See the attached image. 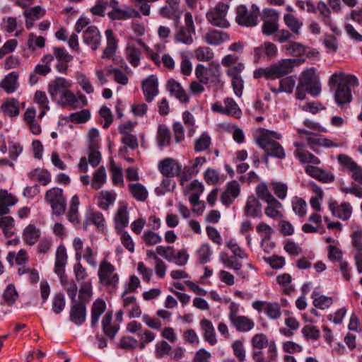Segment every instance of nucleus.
Masks as SVG:
<instances>
[{"label": "nucleus", "instance_id": "47", "mask_svg": "<svg viewBox=\"0 0 362 362\" xmlns=\"http://www.w3.org/2000/svg\"><path fill=\"white\" fill-rule=\"evenodd\" d=\"M2 298L4 301V304L12 306L16 302L18 298V293L16 289L14 284H9L6 289L4 290Z\"/></svg>", "mask_w": 362, "mask_h": 362}, {"label": "nucleus", "instance_id": "43", "mask_svg": "<svg viewBox=\"0 0 362 362\" xmlns=\"http://www.w3.org/2000/svg\"><path fill=\"white\" fill-rule=\"evenodd\" d=\"M116 199V194L109 191H101L98 197V205L103 210H107Z\"/></svg>", "mask_w": 362, "mask_h": 362}, {"label": "nucleus", "instance_id": "11", "mask_svg": "<svg viewBox=\"0 0 362 362\" xmlns=\"http://www.w3.org/2000/svg\"><path fill=\"white\" fill-rule=\"evenodd\" d=\"M67 263L66 250L64 245H59L56 251L54 272L59 276L62 286L70 282L65 274V266Z\"/></svg>", "mask_w": 362, "mask_h": 362}, {"label": "nucleus", "instance_id": "41", "mask_svg": "<svg viewBox=\"0 0 362 362\" xmlns=\"http://www.w3.org/2000/svg\"><path fill=\"white\" fill-rule=\"evenodd\" d=\"M129 190L132 197L139 202H145L148 198V191L146 187L141 183L129 184Z\"/></svg>", "mask_w": 362, "mask_h": 362}, {"label": "nucleus", "instance_id": "38", "mask_svg": "<svg viewBox=\"0 0 362 362\" xmlns=\"http://www.w3.org/2000/svg\"><path fill=\"white\" fill-rule=\"evenodd\" d=\"M18 74L16 71L9 73L0 82V88H3L7 93H12L17 88V79Z\"/></svg>", "mask_w": 362, "mask_h": 362}, {"label": "nucleus", "instance_id": "13", "mask_svg": "<svg viewBox=\"0 0 362 362\" xmlns=\"http://www.w3.org/2000/svg\"><path fill=\"white\" fill-rule=\"evenodd\" d=\"M160 173L166 177L178 176L182 170V165L175 159L166 158L158 163Z\"/></svg>", "mask_w": 362, "mask_h": 362}, {"label": "nucleus", "instance_id": "60", "mask_svg": "<svg viewBox=\"0 0 362 362\" xmlns=\"http://www.w3.org/2000/svg\"><path fill=\"white\" fill-rule=\"evenodd\" d=\"M264 311L269 318L273 320L279 319L281 315L280 305L278 303L267 302Z\"/></svg>", "mask_w": 362, "mask_h": 362}, {"label": "nucleus", "instance_id": "45", "mask_svg": "<svg viewBox=\"0 0 362 362\" xmlns=\"http://www.w3.org/2000/svg\"><path fill=\"white\" fill-rule=\"evenodd\" d=\"M311 298L313 300V305L315 308L324 310L329 308L333 303L332 297L320 295L319 292L314 291Z\"/></svg>", "mask_w": 362, "mask_h": 362}, {"label": "nucleus", "instance_id": "63", "mask_svg": "<svg viewBox=\"0 0 362 362\" xmlns=\"http://www.w3.org/2000/svg\"><path fill=\"white\" fill-rule=\"evenodd\" d=\"M197 253L199 263L204 264L210 261L212 252L210 245L208 243H204L199 247Z\"/></svg>", "mask_w": 362, "mask_h": 362}, {"label": "nucleus", "instance_id": "17", "mask_svg": "<svg viewBox=\"0 0 362 362\" xmlns=\"http://www.w3.org/2000/svg\"><path fill=\"white\" fill-rule=\"evenodd\" d=\"M277 53L278 49L275 44L271 42H264L254 49L255 62H259L264 57L268 59H273L277 55Z\"/></svg>", "mask_w": 362, "mask_h": 362}, {"label": "nucleus", "instance_id": "24", "mask_svg": "<svg viewBox=\"0 0 362 362\" xmlns=\"http://www.w3.org/2000/svg\"><path fill=\"white\" fill-rule=\"evenodd\" d=\"M317 11H319L321 18L320 20L325 25L330 28L331 30L337 35L339 34V30L332 22L331 18V9L328 5L322 1H320L317 4Z\"/></svg>", "mask_w": 362, "mask_h": 362}, {"label": "nucleus", "instance_id": "10", "mask_svg": "<svg viewBox=\"0 0 362 362\" xmlns=\"http://www.w3.org/2000/svg\"><path fill=\"white\" fill-rule=\"evenodd\" d=\"M229 6L226 4L219 2L216 7L206 13V18L214 26L226 28L230 24L226 19Z\"/></svg>", "mask_w": 362, "mask_h": 362}, {"label": "nucleus", "instance_id": "31", "mask_svg": "<svg viewBox=\"0 0 362 362\" xmlns=\"http://www.w3.org/2000/svg\"><path fill=\"white\" fill-rule=\"evenodd\" d=\"M105 35L107 37V46L103 50L102 57L110 59L115 54L117 49V40L115 38L113 31L110 29L105 31Z\"/></svg>", "mask_w": 362, "mask_h": 362}, {"label": "nucleus", "instance_id": "27", "mask_svg": "<svg viewBox=\"0 0 362 362\" xmlns=\"http://www.w3.org/2000/svg\"><path fill=\"white\" fill-rule=\"evenodd\" d=\"M279 87L278 88L275 87H270V90L274 94H279L280 93H286L288 94L292 93L293 88L296 85V76H283L280 78Z\"/></svg>", "mask_w": 362, "mask_h": 362}, {"label": "nucleus", "instance_id": "35", "mask_svg": "<svg viewBox=\"0 0 362 362\" xmlns=\"http://www.w3.org/2000/svg\"><path fill=\"white\" fill-rule=\"evenodd\" d=\"M284 21L293 34L296 35L300 34V29L303 27V23L293 14L285 13L284 16Z\"/></svg>", "mask_w": 362, "mask_h": 362}, {"label": "nucleus", "instance_id": "51", "mask_svg": "<svg viewBox=\"0 0 362 362\" xmlns=\"http://www.w3.org/2000/svg\"><path fill=\"white\" fill-rule=\"evenodd\" d=\"M211 144V139L207 132H203L194 141V151L202 152L207 150Z\"/></svg>", "mask_w": 362, "mask_h": 362}, {"label": "nucleus", "instance_id": "62", "mask_svg": "<svg viewBox=\"0 0 362 362\" xmlns=\"http://www.w3.org/2000/svg\"><path fill=\"white\" fill-rule=\"evenodd\" d=\"M66 300L62 293H56L52 299V309L55 314H59L65 308Z\"/></svg>", "mask_w": 362, "mask_h": 362}, {"label": "nucleus", "instance_id": "53", "mask_svg": "<svg viewBox=\"0 0 362 362\" xmlns=\"http://www.w3.org/2000/svg\"><path fill=\"white\" fill-rule=\"evenodd\" d=\"M224 103L225 115H232L237 118L240 117L241 110L233 98H226L224 100Z\"/></svg>", "mask_w": 362, "mask_h": 362}, {"label": "nucleus", "instance_id": "61", "mask_svg": "<svg viewBox=\"0 0 362 362\" xmlns=\"http://www.w3.org/2000/svg\"><path fill=\"white\" fill-rule=\"evenodd\" d=\"M144 243L147 246L155 245L162 242V238L158 233L152 230H145L141 236Z\"/></svg>", "mask_w": 362, "mask_h": 362}, {"label": "nucleus", "instance_id": "32", "mask_svg": "<svg viewBox=\"0 0 362 362\" xmlns=\"http://www.w3.org/2000/svg\"><path fill=\"white\" fill-rule=\"evenodd\" d=\"M106 309V303L102 298L96 299L91 307V327H95L97 326L100 315L105 312Z\"/></svg>", "mask_w": 362, "mask_h": 362}, {"label": "nucleus", "instance_id": "28", "mask_svg": "<svg viewBox=\"0 0 362 362\" xmlns=\"http://www.w3.org/2000/svg\"><path fill=\"white\" fill-rule=\"evenodd\" d=\"M156 141L160 148L170 146L172 136L170 129L165 124H159L157 130Z\"/></svg>", "mask_w": 362, "mask_h": 362}, {"label": "nucleus", "instance_id": "7", "mask_svg": "<svg viewBox=\"0 0 362 362\" xmlns=\"http://www.w3.org/2000/svg\"><path fill=\"white\" fill-rule=\"evenodd\" d=\"M115 272V267L107 259H103L100 263L98 273L99 282L107 287L116 289L119 277Z\"/></svg>", "mask_w": 362, "mask_h": 362}, {"label": "nucleus", "instance_id": "16", "mask_svg": "<svg viewBox=\"0 0 362 362\" xmlns=\"http://www.w3.org/2000/svg\"><path fill=\"white\" fill-rule=\"evenodd\" d=\"M229 320L238 332H247L255 327L252 319L244 315H237L235 311L230 313Z\"/></svg>", "mask_w": 362, "mask_h": 362}, {"label": "nucleus", "instance_id": "8", "mask_svg": "<svg viewBox=\"0 0 362 362\" xmlns=\"http://www.w3.org/2000/svg\"><path fill=\"white\" fill-rule=\"evenodd\" d=\"M279 13L274 9L266 8L262 10L261 18L263 21L262 33L267 36L272 35L279 28Z\"/></svg>", "mask_w": 362, "mask_h": 362}, {"label": "nucleus", "instance_id": "54", "mask_svg": "<svg viewBox=\"0 0 362 362\" xmlns=\"http://www.w3.org/2000/svg\"><path fill=\"white\" fill-rule=\"evenodd\" d=\"M198 61L210 62L214 57L213 50L209 47H199L194 50Z\"/></svg>", "mask_w": 362, "mask_h": 362}, {"label": "nucleus", "instance_id": "40", "mask_svg": "<svg viewBox=\"0 0 362 362\" xmlns=\"http://www.w3.org/2000/svg\"><path fill=\"white\" fill-rule=\"evenodd\" d=\"M108 17L111 20H127L132 17L140 16L139 13L134 9H129V11H124L120 8L112 10L108 13Z\"/></svg>", "mask_w": 362, "mask_h": 362}, {"label": "nucleus", "instance_id": "19", "mask_svg": "<svg viewBox=\"0 0 362 362\" xmlns=\"http://www.w3.org/2000/svg\"><path fill=\"white\" fill-rule=\"evenodd\" d=\"M69 319L76 325H81L86 319V304L83 302H76V300L72 302Z\"/></svg>", "mask_w": 362, "mask_h": 362}, {"label": "nucleus", "instance_id": "33", "mask_svg": "<svg viewBox=\"0 0 362 362\" xmlns=\"http://www.w3.org/2000/svg\"><path fill=\"white\" fill-rule=\"evenodd\" d=\"M229 39V35L223 31L213 30L204 36V40L209 45H218Z\"/></svg>", "mask_w": 362, "mask_h": 362}, {"label": "nucleus", "instance_id": "39", "mask_svg": "<svg viewBox=\"0 0 362 362\" xmlns=\"http://www.w3.org/2000/svg\"><path fill=\"white\" fill-rule=\"evenodd\" d=\"M79 204L80 201L78 195H74L71 199L69 211L67 212V218L68 220L74 225L80 222L78 211Z\"/></svg>", "mask_w": 362, "mask_h": 362}, {"label": "nucleus", "instance_id": "12", "mask_svg": "<svg viewBox=\"0 0 362 362\" xmlns=\"http://www.w3.org/2000/svg\"><path fill=\"white\" fill-rule=\"evenodd\" d=\"M337 160L344 168L351 173V177L362 185V167L358 165L352 158L345 154H339Z\"/></svg>", "mask_w": 362, "mask_h": 362}, {"label": "nucleus", "instance_id": "59", "mask_svg": "<svg viewBox=\"0 0 362 362\" xmlns=\"http://www.w3.org/2000/svg\"><path fill=\"white\" fill-rule=\"evenodd\" d=\"M182 119L187 129L188 136H193L196 132L194 116L190 112L186 110L182 113Z\"/></svg>", "mask_w": 362, "mask_h": 362}, {"label": "nucleus", "instance_id": "42", "mask_svg": "<svg viewBox=\"0 0 362 362\" xmlns=\"http://www.w3.org/2000/svg\"><path fill=\"white\" fill-rule=\"evenodd\" d=\"M206 77L209 78V83L218 85L221 83V71L218 63L211 62L209 64Z\"/></svg>", "mask_w": 362, "mask_h": 362}, {"label": "nucleus", "instance_id": "18", "mask_svg": "<svg viewBox=\"0 0 362 362\" xmlns=\"http://www.w3.org/2000/svg\"><path fill=\"white\" fill-rule=\"evenodd\" d=\"M240 192V185L236 180L229 182L226 188L221 195V202L226 207L230 206L235 199H236Z\"/></svg>", "mask_w": 362, "mask_h": 362}, {"label": "nucleus", "instance_id": "64", "mask_svg": "<svg viewBox=\"0 0 362 362\" xmlns=\"http://www.w3.org/2000/svg\"><path fill=\"white\" fill-rule=\"evenodd\" d=\"M195 32H191L185 28H181L175 36V40L177 42H182L186 45H191L193 42L192 34Z\"/></svg>", "mask_w": 362, "mask_h": 362}, {"label": "nucleus", "instance_id": "52", "mask_svg": "<svg viewBox=\"0 0 362 362\" xmlns=\"http://www.w3.org/2000/svg\"><path fill=\"white\" fill-rule=\"evenodd\" d=\"M292 209L296 215L303 218L306 215L307 204L303 198L294 197L292 200Z\"/></svg>", "mask_w": 362, "mask_h": 362}, {"label": "nucleus", "instance_id": "26", "mask_svg": "<svg viewBox=\"0 0 362 362\" xmlns=\"http://www.w3.org/2000/svg\"><path fill=\"white\" fill-rule=\"evenodd\" d=\"M18 202V199L8 193L7 190H0V216L8 214L9 207L14 206Z\"/></svg>", "mask_w": 362, "mask_h": 362}, {"label": "nucleus", "instance_id": "29", "mask_svg": "<svg viewBox=\"0 0 362 362\" xmlns=\"http://www.w3.org/2000/svg\"><path fill=\"white\" fill-rule=\"evenodd\" d=\"M112 311H107L102 320V329L105 336L113 339L119 330V326L112 325Z\"/></svg>", "mask_w": 362, "mask_h": 362}, {"label": "nucleus", "instance_id": "22", "mask_svg": "<svg viewBox=\"0 0 362 362\" xmlns=\"http://www.w3.org/2000/svg\"><path fill=\"white\" fill-rule=\"evenodd\" d=\"M276 346L274 341H271L267 351V356L262 349H254L252 357L255 362H273L277 357Z\"/></svg>", "mask_w": 362, "mask_h": 362}, {"label": "nucleus", "instance_id": "49", "mask_svg": "<svg viewBox=\"0 0 362 362\" xmlns=\"http://www.w3.org/2000/svg\"><path fill=\"white\" fill-rule=\"evenodd\" d=\"M115 221L116 224L115 228L117 230H122L128 226V212L126 208H119L115 215Z\"/></svg>", "mask_w": 362, "mask_h": 362}, {"label": "nucleus", "instance_id": "34", "mask_svg": "<svg viewBox=\"0 0 362 362\" xmlns=\"http://www.w3.org/2000/svg\"><path fill=\"white\" fill-rule=\"evenodd\" d=\"M1 110L8 117L18 116L20 112L18 100L13 98L7 99L2 103Z\"/></svg>", "mask_w": 362, "mask_h": 362}, {"label": "nucleus", "instance_id": "3", "mask_svg": "<svg viewBox=\"0 0 362 362\" xmlns=\"http://www.w3.org/2000/svg\"><path fill=\"white\" fill-rule=\"evenodd\" d=\"M280 138L281 135L276 132L262 127L257 129L254 134L255 142L265 151L266 157L284 159L286 157L284 148L279 142L273 139H280Z\"/></svg>", "mask_w": 362, "mask_h": 362}, {"label": "nucleus", "instance_id": "21", "mask_svg": "<svg viewBox=\"0 0 362 362\" xmlns=\"http://www.w3.org/2000/svg\"><path fill=\"white\" fill-rule=\"evenodd\" d=\"M158 80L156 76L151 75L142 83L144 95L147 103H151L158 93Z\"/></svg>", "mask_w": 362, "mask_h": 362}, {"label": "nucleus", "instance_id": "6", "mask_svg": "<svg viewBox=\"0 0 362 362\" xmlns=\"http://www.w3.org/2000/svg\"><path fill=\"white\" fill-rule=\"evenodd\" d=\"M259 16L260 10L257 4H252L250 10L241 4L236 8L235 21L241 26L254 27L257 25Z\"/></svg>", "mask_w": 362, "mask_h": 362}, {"label": "nucleus", "instance_id": "2", "mask_svg": "<svg viewBox=\"0 0 362 362\" xmlns=\"http://www.w3.org/2000/svg\"><path fill=\"white\" fill-rule=\"evenodd\" d=\"M71 83L63 77H57L48 85V93L52 100L62 107L78 108V100L71 90Z\"/></svg>", "mask_w": 362, "mask_h": 362}, {"label": "nucleus", "instance_id": "25", "mask_svg": "<svg viewBox=\"0 0 362 362\" xmlns=\"http://www.w3.org/2000/svg\"><path fill=\"white\" fill-rule=\"evenodd\" d=\"M244 213L246 216L252 218L262 217V204L254 195L247 197L244 207Z\"/></svg>", "mask_w": 362, "mask_h": 362}, {"label": "nucleus", "instance_id": "14", "mask_svg": "<svg viewBox=\"0 0 362 362\" xmlns=\"http://www.w3.org/2000/svg\"><path fill=\"white\" fill-rule=\"evenodd\" d=\"M328 207L334 216L343 221L348 220L351 216L352 207L348 202L339 204L336 200L330 199L328 202Z\"/></svg>", "mask_w": 362, "mask_h": 362}, {"label": "nucleus", "instance_id": "57", "mask_svg": "<svg viewBox=\"0 0 362 362\" xmlns=\"http://www.w3.org/2000/svg\"><path fill=\"white\" fill-rule=\"evenodd\" d=\"M127 59L129 62L134 67L139 66L141 55V52L135 47H128L126 49Z\"/></svg>", "mask_w": 362, "mask_h": 362}, {"label": "nucleus", "instance_id": "15", "mask_svg": "<svg viewBox=\"0 0 362 362\" xmlns=\"http://www.w3.org/2000/svg\"><path fill=\"white\" fill-rule=\"evenodd\" d=\"M159 13L163 18L172 19L175 27L178 25L181 11L179 8V1L177 0H168L167 4L160 8Z\"/></svg>", "mask_w": 362, "mask_h": 362}, {"label": "nucleus", "instance_id": "55", "mask_svg": "<svg viewBox=\"0 0 362 362\" xmlns=\"http://www.w3.org/2000/svg\"><path fill=\"white\" fill-rule=\"evenodd\" d=\"M270 341H269L266 334L258 333L255 334L251 339V344L254 349H263L269 348Z\"/></svg>", "mask_w": 362, "mask_h": 362}, {"label": "nucleus", "instance_id": "48", "mask_svg": "<svg viewBox=\"0 0 362 362\" xmlns=\"http://www.w3.org/2000/svg\"><path fill=\"white\" fill-rule=\"evenodd\" d=\"M106 181V173L103 166L100 167L93 175L91 187L98 190L100 189Z\"/></svg>", "mask_w": 362, "mask_h": 362}, {"label": "nucleus", "instance_id": "36", "mask_svg": "<svg viewBox=\"0 0 362 362\" xmlns=\"http://www.w3.org/2000/svg\"><path fill=\"white\" fill-rule=\"evenodd\" d=\"M28 177L31 180H37L42 185H47L52 180L50 173L45 169L36 168L28 173Z\"/></svg>", "mask_w": 362, "mask_h": 362}, {"label": "nucleus", "instance_id": "56", "mask_svg": "<svg viewBox=\"0 0 362 362\" xmlns=\"http://www.w3.org/2000/svg\"><path fill=\"white\" fill-rule=\"evenodd\" d=\"M90 118V112L88 109H83L71 113L69 115V121L75 124H82L88 122Z\"/></svg>", "mask_w": 362, "mask_h": 362}, {"label": "nucleus", "instance_id": "4", "mask_svg": "<svg viewBox=\"0 0 362 362\" xmlns=\"http://www.w3.org/2000/svg\"><path fill=\"white\" fill-rule=\"evenodd\" d=\"M297 60L295 59H284L266 68L255 70V78H264L267 80H275L286 76L293 71Z\"/></svg>", "mask_w": 362, "mask_h": 362}, {"label": "nucleus", "instance_id": "9", "mask_svg": "<svg viewBox=\"0 0 362 362\" xmlns=\"http://www.w3.org/2000/svg\"><path fill=\"white\" fill-rule=\"evenodd\" d=\"M298 83L307 88V92L312 96L316 97L320 95L321 88L315 67L303 71L300 74Z\"/></svg>", "mask_w": 362, "mask_h": 362}, {"label": "nucleus", "instance_id": "30", "mask_svg": "<svg viewBox=\"0 0 362 362\" xmlns=\"http://www.w3.org/2000/svg\"><path fill=\"white\" fill-rule=\"evenodd\" d=\"M200 326L203 331L204 340L211 345L216 344L217 339L212 322L209 320L204 318L200 321Z\"/></svg>", "mask_w": 362, "mask_h": 362}, {"label": "nucleus", "instance_id": "58", "mask_svg": "<svg viewBox=\"0 0 362 362\" xmlns=\"http://www.w3.org/2000/svg\"><path fill=\"white\" fill-rule=\"evenodd\" d=\"M255 192L258 199L264 201L265 202L273 200L275 197L269 191L268 187L265 183H261L257 185Z\"/></svg>", "mask_w": 362, "mask_h": 362}, {"label": "nucleus", "instance_id": "20", "mask_svg": "<svg viewBox=\"0 0 362 362\" xmlns=\"http://www.w3.org/2000/svg\"><path fill=\"white\" fill-rule=\"evenodd\" d=\"M83 41L90 46L93 50L98 49L101 41V35L98 28L95 25L88 27L83 32Z\"/></svg>", "mask_w": 362, "mask_h": 362}, {"label": "nucleus", "instance_id": "46", "mask_svg": "<svg viewBox=\"0 0 362 362\" xmlns=\"http://www.w3.org/2000/svg\"><path fill=\"white\" fill-rule=\"evenodd\" d=\"M105 218L102 213L99 211L91 212L84 222V229L87 230L90 224H94L99 230L104 228Z\"/></svg>", "mask_w": 362, "mask_h": 362}, {"label": "nucleus", "instance_id": "37", "mask_svg": "<svg viewBox=\"0 0 362 362\" xmlns=\"http://www.w3.org/2000/svg\"><path fill=\"white\" fill-rule=\"evenodd\" d=\"M40 236V231L33 224H29L25 228L23 233L24 242L29 245H33L35 244L39 240Z\"/></svg>", "mask_w": 362, "mask_h": 362}, {"label": "nucleus", "instance_id": "1", "mask_svg": "<svg viewBox=\"0 0 362 362\" xmlns=\"http://www.w3.org/2000/svg\"><path fill=\"white\" fill-rule=\"evenodd\" d=\"M328 84L331 88H335L336 103L343 107L344 105L351 102V89L358 86V80L354 75L336 72L330 76Z\"/></svg>", "mask_w": 362, "mask_h": 362}, {"label": "nucleus", "instance_id": "23", "mask_svg": "<svg viewBox=\"0 0 362 362\" xmlns=\"http://www.w3.org/2000/svg\"><path fill=\"white\" fill-rule=\"evenodd\" d=\"M305 173L310 177L323 182L329 183L334 180V175L332 172L324 170L318 167L307 165Z\"/></svg>", "mask_w": 362, "mask_h": 362}, {"label": "nucleus", "instance_id": "5", "mask_svg": "<svg viewBox=\"0 0 362 362\" xmlns=\"http://www.w3.org/2000/svg\"><path fill=\"white\" fill-rule=\"evenodd\" d=\"M45 201L50 206L52 213L56 216L64 214L66 210V197L59 187H52L46 191Z\"/></svg>", "mask_w": 362, "mask_h": 362}, {"label": "nucleus", "instance_id": "44", "mask_svg": "<svg viewBox=\"0 0 362 362\" xmlns=\"http://www.w3.org/2000/svg\"><path fill=\"white\" fill-rule=\"evenodd\" d=\"M266 203L268 205L264 209V213L267 216L274 220L279 219L283 216V214L279 211L282 207V204L276 198Z\"/></svg>", "mask_w": 362, "mask_h": 362}, {"label": "nucleus", "instance_id": "50", "mask_svg": "<svg viewBox=\"0 0 362 362\" xmlns=\"http://www.w3.org/2000/svg\"><path fill=\"white\" fill-rule=\"evenodd\" d=\"M92 284L90 281H83L80 284L79 293H78V302H83L85 304L88 303L92 296Z\"/></svg>", "mask_w": 362, "mask_h": 362}]
</instances>
